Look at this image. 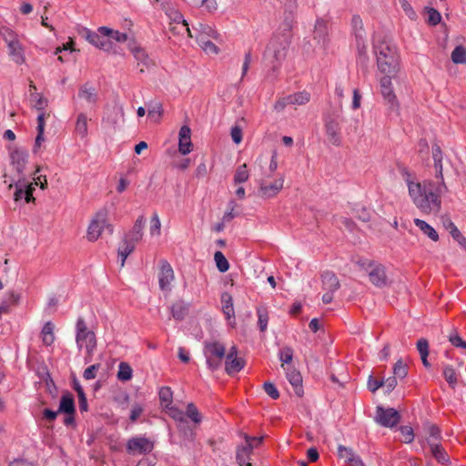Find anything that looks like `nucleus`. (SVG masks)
<instances>
[{
	"label": "nucleus",
	"mask_w": 466,
	"mask_h": 466,
	"mask_svg": "<svg viewBox=\"0 0 466 466\" xmlns=\"http://www.w3.org/2000/svg\"><path fill=\"white\" fill-rule=\"evenodd\" d=\"M406 182L412 202L422 213L437 214L441 210L440 189L431 181L420 183L407 179Z\"/></svg>",
	"instance_id": "1"
},
{
	"label": "nucleus",
	"mask_w": 466,
	"mask_h": 466,
	"mask_svg": "<svg viewBox=\"0 0 466 466\" xmlns=\"http://www.w3.org/2000/svg\"><path fill=\"white\" fill-rule=\"evenodd\" d=\"M294 16L290 12L283 22L281 33L275 34L269 40L264 53L265 61L271 66L272 70H277L282 61L286 58L288 48L291 41V29L293 26Z\"/></svg>",
	"instance_id": "2"
},
{
	"label": "nucleus",
	"mask_w": 466,
	"mask_h": 466,
	"mask_svg": "<svg viewBox=\"0 0 466 466\" xmlns=\"http://www.w3.org/2000/svg\"><path fill=\"white\" fill-rule=\"evenodd\" d=\"M373 50L380 73L397 75L400 59L395 45L387 37L375 39Z\"/></svg>",
	"instance_id": "3"
},
{
	"label": "nucleus",
	"mask_w": 466,
	"mask_h": 466,
	"mask_svg": "<svg viewBox=\"0 0 466 466\" xmlns=\"http://www.w3.org/2000/svg\"><path fill=\"white\" fill-rule=\"evenodd\" d=\"M145 222L144 216H139L132 229L125 234L123 240L119 244L117 254L120 258L121 267H124L127 258L135 250L136 245L142 239Z\"/></svg>",
	"instance_id": "4"
},
{
	"label": "nucleus",
	"mask_w": 466,
	"mask_h": 466,
	"mask_svg": "<svg viewBox=\"0 0 466 466\" xmlns=\"http://www.w3.org/2000/svg\"><path fill=\"white\" fill-rule=\"evenodd\" d=\"M203 353L208 368L214 371L220 368L222 360L226 357V347L219 341L207 340L204 342Z\"/></svg>",
	"instance_id": "5"
},
{
	"label": "nucleus",
	"mask_w": 466,
	"mask_h": 466,
	"mask_svg": "<svg viewBox=\"0 0 466 466\" xmlns=\"http://www.w3.org/2000/svg\"><path fill=\"white\" fill-rule=\"evenodd\" d=\"M76 330L77 346L80 350L86 349V356L85 357V362L88 363L91 361L93 352L96 347V335L86 328L85 322H77Z\"/></svg>",
	"instance_id": "6"
},
{
	"label": "nucleus",
	"mask_w": 466,
	"mask_h": 466,
	"mask_svg": "<svg viewBox=\"0 0 466 466\" xmlns=\"http://www.w3.org/2000/svg\"><path fill=\"white\" fill-rule=\"evenodd\" d=\"M107 210L101 209L99 210L94 218L91 220L88 228H87V238L90 241H96L100 237L103 229L106 228L109 234L113 233V226L107 224Z\"/></svg>",
	"instance_id": "7"
},
{
	"label": "nucleus",
	"mask_w": 466,
	"mask_h": 466,
	"mask_svg": "<svg viewBox=\"0 0 466 466\" xmlns=\"http://www.w3.org/2000/svg\"><path fill=\"white\" fill-rule=\"evenodd\" d=\"M195 31H198V34L195 35L198 45L201 48L208 54H218V48L217 46L212 43L208 36L216 37V32L209 27L208 25L198 24V27L193 26Z\"/></svg>",
	"instance_id": "8"
},
{
	"label": "nucleus",
	"mask_w": 466,
	"mask_h": 466,
	"mask_svg": "<svg viewBox=\"0 0 466 466\" xmlns=\"http://www.w3.org/2000/svg\"><path fill=\"white\" fill-rule=\"evenodd\" d=\"M400 420V413L393 408L385 409L378 406L376 409L375 421L387 428L396 426Z\"/></svg>",
	"instance_id": "9"
},
{
	"label": "nucleus",
	"mask_w": 466,
	"mask_h": 466,
	"mask_svg": "<svg viewBox=\"0 0 466 466\" xmlns=\"http://www.w3.org/2000/svg\"><path fill=\"white\" fill-rule=\"evenodd\" d=\"M368 276L370 281L377 288L382 289L388 285V278L385 268L381 264L370 261L368 264Z\"/></svg>",
	"instance_id": "10"
},
{
	"label": "nucleus",
	"mask_w": 466,
	"mask_h": 466,
	"mask_svg": "<svg viewBox=\"0 0 466 466\" xmlns=\"http://www.w3.org/2000/svg\"><path fill=\"white\" fill-rule=\"evenodd\" d=\"M384 75L385 76L380 80L381 95L386 102L390 105V108L397 109L399 105L392 87V79L396 77V75Z\"/></svg>",
	"instance_id": "11"
},
{
	"label": "nucleus",
	"mask_w": 466,
	"mask_h": 466,
	"mask_svg": "<svg viewBox=\"0 0 466 466\" xmlns=\"http://www.w3.org/2000/svg\"><path fill=\"white\" fill-rule=\"evenodd\" d=\"M165 409L167 410V414L176 421H177L178 431L183 432L187 439L193 440L194 432L193 430L189 428L184 412L178 408L172 406V404L168 407H166Z\"/></svg>",
	"instance_id": "12"
},
{
	"label": "nucleus",
	"mask_w": 466,
	"mask_h": 466,
	"mask_svg": "<svg viewBox=\"0 0 466 466\" xmlns=\"http://www.w3.org/2000/svg\"><path fill=\"white\" fill-rule=\"evenodd\" d=\"M11 166L15 172V178L25 179V167L28 161V154L20 149L14 150L11 155Z\"/></svg>",
	"instance_id": "13"
},
{
	"label": "nucleus",
	"mask_w": 466,
	"mask_h": 466,
	"mask_svg": "<svg viewBox=\"0 0 466 466\" xmlns=\"http://www.w3.org/2000/svg\"><path fill=\"white\" fill-rule=\"evenodd\" d=\"M259 185V195L262 198H269L277 196L283 188L284 177H281L273 182L268 183L265 179L261 178L258 180Z\"/></svg>",
	"instance_id": "14"
},
{
	"label": "nucleus",
	"mask_w": 466,
	"mask_h": 466,
	"mask_svg": "<svg viewBox=\"0 0 466 466\" xmlns=\"http://www.w3.org/2000/svg\"><path fill=\"white\" fill-rule=\"evenodd\" d=\"M82 35L93 46L104 51H109L112 48V43L108 39H105L98 31L93 32L85 28Z\"/></svg>",
	"instance_id": "15"
},
{
	"label": "nucleus",
	"mask_w": 466,
	"mask_h": 466,
	"mask_svg": "<svg viewBox=\"0 0 466 466\" xmlns=\"http://www.w3.org/2000/svg\"><path fill=\"white\" fill-rule=\"evenodd\" d=\"M174 280V271L171 265L167 260L160 262V271L158 273V283L161 290H169L171 282Z\"/></svg>",
	"instance_id": "16"
},
{
	"label": "nucleus",
	"mask_w": 466,
	"mask_h": 466,
	"mask_svg": "<svg viewBox=\"0 0 466 466\" xmlns=\"http://www.w3.org/2000/svg\"><path fill=\"white\" fill-rule=\"evenodd\" d=\"M129 452L148 453L153 450V443L146 438H133L127 442Z\"/></svg>",
	"instance_id": "17"
},
{
	"label": "nucleus",
	"mask_w": 466,
	"mask_h": 466,
	"mask_svg": "<svg viewBox=\"0 0 466 466\" xmlns=\"http://www.w3.org/2000/svg\"><path fill=\"white\" fill-rule=\"evenodd\" d=\"M329 36V28L328 24L321 18L317 19L315 24V28L313 32L314 39L321 46H325L328 43Z\"/></svg>",
	"instance_id": "18"
},
{
	"label": "nucleus",
	"mask_w": 466,
	"mask_h": 466,
	"mask_svg": "<svg viewBox=\"0 0 466 466\" xmlns=\"http://www.w3.org/2000/svg\"><path fill=\"white\" fill-rule=\"evenodd\" d=\"M178 150L182 155H187L192 150L191 130L187 126H183L179 130Z\"/></svg>",
	"instance_id": "19"
},
{
	"label": "nucleus",
	"mask_w": 466,
	"mask_h": 466,
	"mask_svg": "<svg viewBox=\"0 0 466 466\" xmlns=\"http://www.w3.org/2000/svg\"><path fill=\"white\" fill-rule=\"evenodd\" d=\"M129 48L137 60V66L141 73L150 67L152 61L142 48L133 46L131 44H129Z\"/></svg>",
	"instance_id": "20"
},
{
	"label": "nucleus",
	"mask_w": 466,
	"mask_h": 466,
	"mask_svg": "<svg viewBox=\"0 0 466 466\" xmlns=\"http://www.w3.org/2000/svg\"><path fill=\"white\" fill-rule=\"evenodd\" d=\"M169 16L172 22L177 25L176 26L172 27V30L177 29V33L179 34L187 32L189 37H194L191 29L188 26V24L184 19V16L181 13H179L178 11H173L169 15Z\"/></svg>",
	"instance_id": "21"
},
{
	"label": "nucleus",
	"mask_w": 466,
	"mask_h": 466,
	"mask_svg": "<svg viewBox=\"0 0 466 466\" xmlns=\"http://www.w3.org/2000/svg\"><path fill=\"white\" fill-rule=\"evenodd\" d=\"M325 130L329 141L334 146H339L341 139L339 135V123L333 119L327 121L325 125Z\"/></svg>",
	"instance_id": "22"
},
{
	"label": "nucleus",
	"mask_w": 466,
	"mask_h": 466,
	"mask_svg": "<svg viewBox=\"0 0 466 466\" xmlns=\"http://www.w3.org/2000/svg\"><path fill=\"white\" fill-rule=\"evenodd\" d=\"M124 118V109L122 106H114L111 111L106 115V116L104 118V122L112 127L113 129H116L119 123L123 121Z\"/></svg>",
	"instance_id": "23"
},
{
	"label": "nucleus",
	"mask_w": 466,
	"mask_h": 466,
	"mask_svg": "<svg viewBox=\"0 0 466 466\" xmlns=\"http://www.w3.org/2000/svg\"><path fill=\"white\" fill-rule=\"evenodd\" d=\"M8 55L16 65H22L25 62L24 47L20 41L7 46Z\"/></svg>",
	"instance_id": "24"
},
{
	"label": "nucleus",
	"mask_w": 466,
	"mask_h": 466,
	"mask_svg": "<svg viewBox=\"0 0 466 466\" xmlns=\"http://www.w3.org/2000/svg\"><path fill=\"white\" fill-rule=\"evenodd\" d=\"M78 96L92 106H95L98 100L96 88L90 86L88 84H85L79 88Z\"/></svg>",
	"instance_id": "25"
},
{
	"label": "nucleus",
	"mask_w": 466,
	"mask_h": 466,
	"mask_svg": "<svg viewBox=\"0 0 466 466\" xmlns=\"http://www.w3.org/2000/svg\"><path fill=\"white\" fill-rule=\"evenodd\" d=\"M324 290L335 292L339 288V282L336 275L331 271H326L321 276Z\"/></svg>",
	"instance_id": "26"
},
{
	"label": "nucleus",
	"mask_w": 466,
	"mask_h": 466,
	"mask_svg": "<svg viewBox=\"0 0 466 466\" xmlns=\"http://www.w3.org/2000/svg\"><path fill=\"white\" fill-rule=\"evenodd\" d=\"M254 449L253 444L248 443V445H245L238 448L237 451V461L239 466H252L249 462L250 456L252 451Z\"/></svg>",
	"instance_id": "27"
},
{
	"label": "nucleus",
	"mask_w": 466,
	"mask_h": 466,
	"mask_svg": "<svg viewBox=\"0 0 466 466\" xmlns=\"http://www.w3.org/2000/svg\"><path fill=\"white\" fill-rule=\"evenodd\" d=\"M245 366V360L242 358H226L225 370L228 375L239 372Z\"/></svg>",
	"instance_id": "28"
},
{
	"label": "nucleus",
	"mask_w": 466,
	"mask_h": 466,
	"mask_svg": "<svg viewBox=\"0 0 466 466\" xmlns=\"http://www.w3.org/2000/svg\"><path fill=\"white\" fill-rule=\"evenodd\" d=\"M429 446L432 456L440 463L444 464L449 462L450 457L441 445H440L438 442L429 441Z\"/></svg>",
	"instance_id": "29"
},
{
	"label": "nucleus",
	"mask_w": 466,
	"mask_h": 466,
	"mask_svg": "<svg viewBox=\"0 0 466 466\" xmlns=\"http://www.w3.org/2000/svg\"><path fill=\"white\" fill-rule=\"evenodd\" d=\"M75 401L72 394L66 393L61 397L58 412L75 414Z\"/></svg>",
	"instance_id": "30"
},
{
	"label": "nucleus",
	"mask_w": 466,
	"mask_h": 466,
	"mask_svg": "<svg viewBox=\"0 0 466 466\" xmlns=\"http://www.w3.org/2000/svg\"><path fill=\"white\" fill-rule=\"evenodd\" d=\"M414 224L420 228V230L426 235L429 238H431L432 241L436 242L439 240V234L438 232L426 221L415 218Z\"/></svg>",
	"instance_id": "31"
},
{
	"label": "nucleus",
	"mask_w": 466,
	"mask_h": 466,
	"mask_svg": "<svg viewBox=\"0 0 466 466\" xmlns=\"http://www.w3.org/2000/svg\"><path fill=\"white\" fill-rule=\"evenodd\" d=\"M190 304L186 303L183 300L175 302L171 307L172 316L176 319H184L189 311Z\"/></svg>",
	"instance_id": "32"
},
{
	"label": "nucleus",
	"mask_w": 466,
	"mask_h": 466,
	"mask_svg": "<svg viewBox=\"0 0 466 466\" xmlns=\"http://www.w3.org/2000/svg\"><path fill=\"white\" fill-rule=\"evenodd\" d=\"M98 32L104 35V36H108L109 39H113L118 43H124L126 41H127L128 39V36L126 33H121L119 31H115V30H112L110 29L109 27H106V26H100L98 28Z\"/></svg>",
	"instance_id": "33"
},
{
	"label": "nucleus",
	"mask_w": 466,
	"mask_h": 466,
	"mask_svg": "<svg viewBox=\"0 0 466 466\" xmlns=\"http://www.w3.org/2000/svg\"><path fill=\"white\" fill-rule=\"evenodd\" d=\"M11 183L9 184L8 187L9 189L12 188L14 186L15 187V191L14 194V200L15 202H19L23 198H25V179L21 178H11Z\"/></svg>",
	"instance_id": "34"
},
{
	"label": "nucleus",
	"mask_w": 466,
	"mask_h": 466,
	"mask_svg": "<svg viewBox=\"0 0 466 466\" xmlns=\"http://www.w3.org/2000/svg\"><path fill=\"white\" fill-rule=\"evenodd\" d=\"M287 379L289 383L294 387L295 391L298 395H300L301 385H302V377L297 370H287Z\"/></svg>",
	"instance_id": "35"
},
{
	"label": "nucleus",
	"mask_w": 466,
	"mask_h": 466,
	"mask_svg": "<svg viewBox=\"0 0 466 466\" xmlns=\"http://www.w3.org/2000/svg\"><path fill=\"white\" fill-rule=\"evenodd\" d=\"M55 325L53 322H46L42 329V339L45 345L50 346L55 341Z\"/></svg>",
	"instance_id": "36"
},
{
	"label": "nucleus",
	"mask_w": 466,
	"mask_h": 466,
	"mask_svg": "<svg viewBox=\"0 0 466 466\" xmlns=\"http://www.w3.org/2000/svg\"><path fill=\"white\" fill-rule=\"evenodd\" d=\"M444 226L447 229L450 230V233L451 237L461 246L466 245V238L461 235V231L458 229V228L455 226V224L450 220L447 219L444 221Z\"/></svg>",
	"instance_id": "37"
},
{
	"label": "nucleus",
	"mask_w": 466,
	"mask_h": 466,
	"mask_svg": "<svg viewBox=\"0 0 466 466\" xmlns=\"http://www.w3.org/2000/svg\"><path fill=\"white\" fill-rule=\"evenodd\" d=\"M357 44V51H358V63L362 66H366L368 63L369 57L367 55V45L365 43V39L363 38H356Z\"/></svg>",
	"instance_id": "38"
},
{
	"label": "nucleus",
	"mask_w": 466,
	"mask_h": 466,
	"mask_svg": "<svg viewBox=\"0 0 466 466\" xmlns=\"http://www.w3.org/2000/svg\"><path fill=\"white\" fill-rule=\"evenodd\" d=\"M310 99V95L308 92H299L287 96V100H289L290 105L301 106L308 103Z\"/></svg>",
	"instance_id": "39"
},
{
	"label": "nucleus",
	"mask_w": 466,
	"mask_h": 466,
	"mask_svg": "<svg viewBox=\"0 0 466 466\" xmlns=\"http://www.w3.org/2000/svg\"><path fill=\"white\" fill-rule=\"evenodd\" d=\"M0 35L7 46L19 41L17 35L6 26H2L0 28Z\"/></svg>",
	"instance_id": "40"
},
{
	"label": "nucleus",
	"mask_w": 466,
	"mask_h": 466,
	"mask_svg": "<svg viewBox=\"0 0 466 466\" xmlns=\"http://www.w3.org/2000/svg\"><path fill=\"white\" fill-rule=\"evenodd\" d=\"M87 121L88 119L86 114L81 113L78 115L76 123V131L82 137H85L87 135Z\"/></svg>",
	"instance_id": "41"
},
{
	"label": "nucleus",
	"mask_w": 466,
	"mask_h": 466,
	"mask_svg": "<svg viewBox=\"0 0 466 466\" xmlns=\"http://www.w3.org/2000/svg\"><path fill=\"white\" fill-rule=\"evenodd\" d=\"M161 405L165 408L172 404L173 393L169 387H162L158 392Z\"/></svg>",
	"instance_id": "42"
},
{
	"label": "nucleus",
	"mask_w": 466,
	"mask_h": 466,
	"mask_svg": "<svg viewBox=\"0 0 466 466\" xmlns=\"http://www.w3.org/2000/svg\"><path fill=\"white\" fill-rule=\"evenodd\" d=\"M451 60L454 64H466V49L457 46L451 52Z\"/></svg>",
	"instance_id": "43"
},
{
	"label": "nucleus",
	"mask_w": 466,
	"mask_h": 466,
	"mask_svg": "<svg viewBox=\"0 0 466 466\" xmlns=\"http://www.w3.org/2000/svg\"><path fill=\"white\" fill-rule=\"evenodd\" d=\"M19 295L14 291H10L7 294L6 300L0 305V317L2 314L6 313L8 311L9 305H15L19 300Z\"/></svg>",
	"instance_id": "44"
},
{
	"label": "nucleus",
	"mask_w": 466,
	"mask_h": 466,
	"mask_svg": "<svg viewBox=\"0 0 466 466\" xmlns=\"http://www.w3.org/2000/svg\"><path fill=\"white\" fill-rule=\"evenodd\" d=\"M351 25L353 28L354 35L356 38H363L365 35L363 29L362 19L360 15H353L351 19Z\"/></svg>",
	"instance_id": "45"
},
{
	"label": "nucleus",
	"mask_w": 466,
	"mask_h": 466,
	"mask_svg": "<svg viewBox=\"0 0 466 466\" xmlns=\"http://www.w3.org/2000/svg\"><path fill=\"white\" fill-rule=\"evenodd\" d=\"M214 259L219 272L224 273L228 270L229 263L221 251H217L215 253Z\"/></svg>",
	"instance_id": "46"
},
{
	"label": "nucleus",
	"mask_w": 466,
	"mask_h": 466,
	"mask_svg": "<svg viewBox=\"0 0 466 466\" xmlns=\"http://www.w3.org/2000/svg\"><path fill=\"white\" fill-rule=\"evenodd\" d=\"M394 377L404 379L408 375V365L400 359L393 366Z\"/></svg>",
	"instance_id": "47"
},
{
	"label": "nucleus",
	"mask_w": 466,
	"mask_h": 466,
	"mask_svg": "<svg viewBox=\"0 0 466 466\" xmlns=\"http://www.w3.org/2000/svg\"><path fill=\"white\" fill-rule=\"evenodd\" d=\"M132 369L127 362H121L117 372V378L120 380L127 381L132 378Z\"/></svg>",
	"instance_id": "48"
},
{
	"label": "nucleus",
	"mask_w": 466,
	"mask_h": 466,
	"mask_svg": "<svg viewBox=\"0 0 466 466\" xmlns=\"http://www.w3.org/2000/svg\"><path fill=\"white\" fill-rule=\"evenodd\" d=\"M443 376L451 388L457 384V374L451 366H445L443 369Z\"/></svg>",
	"instance_id": "49"
},
{
	"label": "nucleus",
	"mask_w": 466,
	"mask_h": 466,
	"mask_svg": "<svg viewBox=\"0 0 466 466\" xmlns=\"http://www.w3.org/2000/svg\"><path fill=\"white\" fill-rule=\"evenodd\" d=\"M222 301H223V312L226 315V318L229 319L231 317L234 316V309H233V303L232 299L229 295L224 294L222 296Z\"/></svg>",
	"instance_id": "50"
},
{
	"label": "nucleus",
	"mask_w": 466,
	"mask_h": 466,
	"mask_svg": "<svg viewBox=\"0 0 466 466\" xmlns=\"http://www.w3.org/2000/svg\"><path fill=\"white\" fill-rule=\"evenodd\" d=\"M186 415L195 423H200L202 420V416L200 412L193 403L187 404Z\"/></svg>",
	"instance_id": "51"
},
{
	"label": "nucleus",
	"mask_w": 466,
	"mask_h": 466,
	"mask_svg": "<svg viewBox=\"0 0 466 466\" xmlns=\"http://www.w3.org/2000/svg\"><path fill=\"white\" fill-rule=\"evenodd\" d=\"M248 179V171L247 169V165L243 164L239 166L235 173L234 176V182L236 184L238 183H244Z\"/></svg>",
	"instance_id": "52"
},
{
	"label": "nucleus",
	"mask_w": 466,
	"mask_h": 466,
	"mask_svg": "<svg viewBox=\"0 0 466 466\" xmlns=\"http://www.w3.org/2000/svg\"><path fill=\"white\" fill-rule=\"evenodd\" d=\"M293 359V350L289 347H284L279 351V360L282 362V367L285 364H289Z\"/></svg>",
	"instance_id": "53"
},
{
	"label": "nucleus",
	"mask_w": 466,
	"mask_h": 466,
	"mask_svg": "<svg viewBox=\"0 0 466 466\" xmlns=\"http://www.w3.org/2000/svg\"><path fill=\"white\" fill-rule=\"evenodd\" d=\"M31 101L34 103V107L36 110L42 111L47 105L46 99H45L39 94H31Z\"/></svg>",
	"instance_id": "54"
},
{
	"label": "nucleus",
	"mask_w": 466,
	"mask_h": 466,
	"mask_svg": "<svg viewBox=\"0 0 466 466\" xmlns=\"http://www.w3.org/2000/svg\"><path fill=\"white\" fill-rule=\"evenodd\" d=\"M400 431L402 435L401 441L405 443H410L414 439L413 430L410 426H401Z\"/></svg>",
	"instance_id": "55"
},
{
	"label": "nucleus",
	"mask_w": 466,
	"mask_h": 466,
	"mask_svg": "<svg viewBox=\"0 0 466 466\" xmlns=\"http://www.w3.org/2000/svg\"><path fill=\"white\" fill-rule=\"evenodd\" d=\"M151 226H150V234L152 236H159L160 235V228H161V222L157 213H155L150 220Z\"/></svg>",
	"instance_id": "56"
},
{
	"label": "nucleus",
	"mask_w": 466,
	"mask_h": 466,
	"mask_svg": "<svg viewBox=\"0 0 466 466\" xmlns=\"http://www.w3.org/2000/svg\"><path fill=\"white\" fill-rule=\"evenodd\" d=\"M163 113V107L160 103H155L148 107V116L157 120Z\"/></svg>",
	"instance_id": "57"
},
{
	"label": "nucleus",
	"mask_w": 466,
	"mask_h": 466,
	"mask_svg": "<svg viewBox=\"0 0 466 466\" xmlns=\"http://www.w3.org/2000/svg\"><path fill=\"white\" fill-rule=\"evenodd\" d=\"M263 389L265 392L273 400H277L279 398V392L273 383L269 381L265 382L263 385Z\"/></svg>",
	"instance_id": "58"
},
{
	"label": "nucleus",
	"mask_w": 466,
	"mask_h": 466,
	"mask_svg": "<svg viewBox=\"0 0 466 466\" xmlns=\"http://www.w3.org/2000/svg\"><path fill=\"white\" fill-rule=\"evenodd\" d=\"M428 434H429L428 441H431L438 442V441L441 438V431L436 425H430L428 427Z\"/></svg>",
	"instance_id": "59"
},
{
	"label": "nucleus",
	"mask_w": 466,
	"mask_h": 466,
	"mask_svg": "<svg viewBox=\"0 0 466 466\" xmlns=\"http://www.w3.org/2000/svg\"><path fill=\"white\" fill-rule=\"evenodd\" d=\"M449 341L457 348L466 349V341H464L457 332L451 333L449 336Z\"/></svg>",
	"instance_id": "60"
},
{
	"label": "nucleus",
	"mask_w": 466,
	"mask_h": 466,
	"mask_svg": "<svg viewBox=\"0 0 466 466\" xmlns=\"http://www.w3.org/2000/svg\"><path fill=\"white\" fill-rule=\"evenodd\" d=\"M230 136L235 144H239L242 141V129L238 126H234L231 127Z\"/></svg>",
	"instance_id": "61"
},
{
	"label": "nucleus",
	"mask_w": 466,
	"mask_h": 466,
	"mask_svg": "<svg viewBox=\"0 0 466 466\" xmlns=\"http://www.w3.org/2000/svg\"><path fill=\"white\" fill-rule=\"evenodd\" d=\"M100 368V364H94L84 370L83 377L86 380H93L96 376V371Z\"/></svg>",
	"instance_id": "62"
},
{
	"label": "nucleus",
	"mask_w": 466,
	"mask_h": 466,
	"mask_svg": "<svg viewBox=\"0 0 466 466\" xmlns=\"http://www.w3.org/2000/svg\"><path fill=\"white\" fill-rule=\"evenodd\" d=\"M428 21L431 25H436L441 22V16L437 10L431 8L428 11Z\"/></svg>",
	"instance_id": "63"
},
{
	"label": "nucleus",
	"mask_w": 466,
	"mask_h": 466,
	"mask_svg": "<svg viewBox=\"0 0 466 466\" xmlns=\"http://www.w3.org/2000/svg\"><path fill=\"white\" fill-rule=\"evenodd\" d=\"M339 454L341 458H344L347 462H350V459H353L356 456L351 449L344 446L339 447Z\"/></svg>",
	"instance_id": "64"
}]
</instances>
